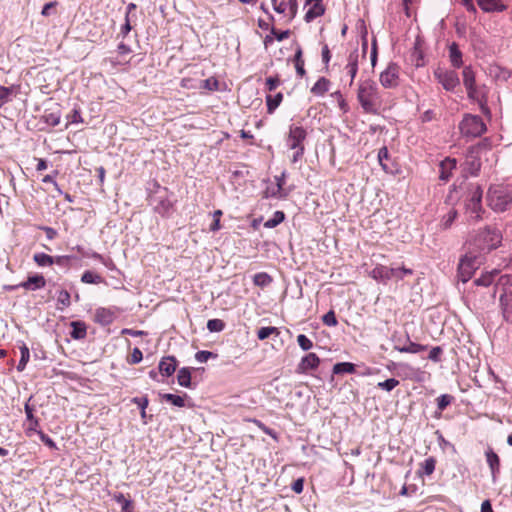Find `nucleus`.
Wrapping results in <instances>:
<instances>
[{"instance_id": "nucleus-53", "label": "nucleus", "mask_w": 512, "mask_h": 512, "mask_svg": "<svg viewBox=\"0 0 512 512\" xmlns=\"http://www.w3.org/2000/svg\"><path fill=\"white\" fill-rule=\"evenodd\" d=\"M217 355L214 354L213 352H210V351H206V350H201V351H198L196 354H195V359L199 362V363H205L207 362L210 358H216Z\"/></svg>"}, {"instance_id": "nucleus-56", "label": "nucleus", "mask_w": 512, "mask_h": 512, "mask_svg": "<svg viewBox=\"0 0 512 512\" xmlns=\"http://www.w3.org/2000/svg\"><path fill=\"white\" fill-rule=\"evenodd\" d=\"M271 34L276 38L277 41H283L290 36V30H277L276 28H271Z\"/></svg>"}, {"instance_id": "nucleus-6", "label": "nucleus", "mask_w": 512, "mask_h": 512, "mask_svg": "<svg viewBox=\"0 0 512 512\" xmlns=\"http://www.w3.org/2000/svg\"><path fill=\"white\" fill-rule=\"evenodd\" d=\"M459 129L463 136L476 138L481 136L487 127L480 116L466 114L459 124Z\"/></svg>"}, {"instance_id": "nucleus-48", "label": "nucleus", "mask_w": 512, "mask_h": 512, "mask_svg": "<svg viewBox=\"0 0 512 512\" xmlns=\"http://www.w3.org/2000/svg\"><path fill=\"white\" fill-rule=\"evenodd\" d=\"M436 466V460L433 457H429L425 459V461L422 464V470L425 475H431Z\"/></svg>"}, {"instance_id": "nucleus-52", "label": "nucleus", "mask_w": 512, "mask_h": 512, "mask_svg": "<svg viewBox=\"0 0 512 512\" xmlns=\"http://www.w3.org/2000/svg\"><path fill=\"white\" fill-rule=\"evenodd\" d=\"M143 359V354H142V351L139 349V348H134L130 354V356L127 358V362L129 364H138L142 361Z\"/></svg>"}, {"instance_id": "nucleus-60", "label": "nucleus", "mask_w": 512, "mask_h": 512, "mask_svg": "<svg viewBox=\"0 0 512 512\" xmlns=\"http://www.w3.org/2000/svg\"><path fill=\"white\" fill-rule=\"evenodd\" d=\"M292 490L297 493V494H300L303 489H304V480L303 478H298L296 479L293 483H292V486H291Z\"/></svg>"}, {"instance_id": "nucleus-63", "label": "nucleus", "mask_w": 512, "mask_h": 512, "mask_svg": "<svg viewBox=\"0 0 512 512\" xmlns=\"http://www.w3.org/2000/svg\"><path fill=\"white\" fill-rule=\"evenodd\" d=\"M121 334L122 335H130L132 337H139V336H143L146 334V332L142 331V330H133V329H128V328H124L122 331H121Z\"/></svg>"}, {"instance_id": "nucleus-5", "label": "nucleus", "mask_w": 512, "mask_h": 512, "mask_svg": "<svg viewBox=\"0 0 512 512\" xmlns=\"http://www.w3.org/2000/svg\"><path fill=\"white\" fill-rule=\"evenodd\" d=\"M413 271L412 269L401 267V268H393V267H387L384 265H377L371 272L370 276L377 280L381 281L383 283H386L387 281L391 279L401 280L407 275H412Z\"/></svg>"}, {"instance_id": "nucleus-47", "label": "nucleus", "mask_w": 512, "mask_h": 512, "mask_svg": "<svg viewBox=\"0 0 512 512\" xmlns=\"http://www.w3.org/2000/svg\"><path fill=\"white\" fill-rule=\"evenodd\" d=\"M60 114L56 112L45 113L43 119L50 126H57L60 123Z\"/></svg>"}, {"instance_id": "nucleus-23", "label": "nucleus", "mask_w": 512, "mask_h": 512, "mask_svg": "<svg viewBox=\"0 0 512 512\" xmlns=\"http://www.w3.org/2000/svg\"><path fill=\"white\" fill-rule=\"evenodd\" d=\"M500 304L505 320L512 322V294L501 295Z\"/></svg>"}, {"instance_id": "nucleus-12", "label": "nucleus", "mask_w": 512, "mask_h": 512, "mask_svg": "<svg viewBox=\"0 0 512 512\" xmlns=\"http://www.w3.org/2000/svg\"><path fill=\"white\" fill-rule=\"evenodd\" d=\"M320 364V359L315 353L305 355L297 366V373H307L309 370H315Z\"/></svg>"}, {"instance_id": "nucleus-17", "label": "nucleus", "mask_w": 512, "mask_h": 512, "mask_svg": "<svg viewBox=\"0 0 512 512\" xmlns=\"http://www.w3.org/2000/svg\"><path fill=\"white\" fill-rule=\"evenodd\" d=\"M359 56H360L359 51L356 48L350 52L348 59H347V64L345 66V70L347 71L348 75L350 76V85L353 84V81L358 72Z\"/></svg>"}, {"instance_id": "nucleus-11", "label": "nucleus", "mask_w": 512, "mask_h": 512, "mask_svg": "<svg viewBox=\"0 0 512 512\" xmlns=\"http://www.w3.org/2000/svg\"><path fill=\"white\" fill-rule=\"evenodd\" d=\"M307 132L302 126L291 125L287 137V146L290 149L304 148L303 142Z\"/></svg>"}, {"instance_id": "nucleus-31", "label": "nucleus", "mask_w": 512, "mask_h": 512, "mask_svg": "<svg viewBox=\"0 0 512 512\" xmlns=\"http://www.w3.org/2000/svg\"><path fill=\"white\" fill-rule=\"evenodd\" d=\"M114 500L121 505L122 512H133V502L127 499L122 493L114 494Z\"/></svg>"}, {"instance_id": "nucleus-35", "label": "nucleus", "mask_w": 512, "mask_h": 512, "mask_svg": "<svg viewBox=\"0 0 512 512\" xmlns=\"http://www.w3.org/2000/svg\"><path fill=\"white\" fill-rule=\"evenodd\" d=\"M285 219V214L283 211H275L273 216L269 218L265 223L264 227L266 228H274L282 223Z\"/></svg>"}, {"instance_id": "nucleus-9", "label": "nucleus", "mask_w": 512, "mask_h": 512, "mask_svg": "<svg viewBox=\"0 0 512 512\" xmlns=\"http://www.w3.org/2000/svg\"><path fill=\"white\" fill-rule=\"evenodd\" d=\"M434 77L446 91H453L460 84L458 74L452 70L437 68Z\"/></svg>"}, {"instance_id": "nucleus-1", "label": "nucleus", "mask_w": 512, "mask_h": 512, "mask_svg": "<svg viewBox=\"0 0 512 512\" xmlns=\"http://www.w3.org/2000/svg\"><path fill=\"white\" fill-rule=\"evenodd\" d=\"M357 99L366 113L376 114L381 103L378 87L371 79L359 83Z\"/></svg>"}, {"instance_id": "nucleus-51", "label": "nucleus", "mask_w": 512, "mask_h": 512, "mask_svg": "<svg viewBox=\"0 0 512 512\" xmlns=\"http://www.w3.org/2000/svg\"><path fill=\"white\" fill-rule=\"evenodd\" d=\"M468 98L478 102L480 99H482L484 96H486V93L481 91L479 88H477L476 85L471 87V90H467Z\"/></svg>"}, {"instance_id": "nucleus-36", "label": "nucleus", "mask_w": 512, "mask_h": 512, "mask_svg": "<svg viewBox=\"0 0 512 512\" xmlns=\"http://www.w3.org/2000/svg\"><path fill=\"white\" fill-rule=\"evenodd\" d=\"M271 282H272L271 276L265 272H259L253 276V283L256 286L265 287V286H268Z\"/></svg>"}, {"instance_id": "nucleus-33", "label": "nucleus", "mask_w": 512, "mask_h": 512, "mask_svg": "<svg viewBox=\"0 0 512 512\" xmlns=\"http://www.w3.org/2000/svg\"><path fill=\"white\" fill-rule=\"evenodd\" d=\"M81 281L86 284H100L103 282V277L97 273L87 270L82 274Z\"/></svg>"}, {"instance_id": "nucleus-43", "label": "nucleus", "mask_w": 512, "mask_h": 512, "mask_svg": "<svg viewBox=\"0 0 512 512\" xmlns=\"http://www.w3.org/2000/svg\"><path fill=\"white\" fill-rule=\"evenodd\" d=\"M225 323L221 319H210L207 322V329L210 332H221L225 329Z\"/></svg>"}, {"instance_id": "nucleus-41", "label": "nucleus", "mask_w": 512, "mask_h": 512, "mask_svg": "<svg viewBox=\"0 0 512 512\" xmlns=\"http://www.w3.org/2000/svg\"><path fill=\"white\" fill-rule=\"evenodd\" d=\"M275 334L276 336H278L280 334L278 328L276 327H272V326H269V327H261L258 331H257V337L260 339V340H265L267 339L268 337H270L271 335Z\"/></svg>"}, {"instance_id": "nucleus-18", "label": "nucleus", "mask_w": 512, "mask_h": 512, "mask_svg": "<svg viewBox=\"0 0 512 512\" xmlns=\"http://www.w3.org/2000/svg\"><path fill=\"white\" fill-rule=\"evenodd\" d=\"M178 361L174 356H166L163 357L158 365L159 372L163 376H171L175 372L177 368Z\"/></svg>"}, {"instance_id": "nucleus-27", "label": "nucleus", "mask_w": 512, "mask_h": 512, "mask_svg": "<svg viewBox=\"0 0 512 512\" xmlns=\"http://www.w3.org/2000/svg\"><path fill=\"white\" fill-rule=\"evenodd\" d=\"M329 86L330 81L325 77H321L313 85V87L311 88V92L314 95L323 96L329 90Z\"/></svg>"}, {"instance_id": "nucleus-32", "label": "nucleus", "mask_w": 512, "mask_h": 512, "mask_svg": "<svg viewBox=\"0 0 512 512\" xmlns=\"http://www.w3.org/2000/svg\"><path fill=\"white\" fill-rule=\"evenodd\" d=\"M33 260L38 266H51L54 264V257L50 256L46 253H35L33 256Z\"/></svg>"}, {"instance_id": "nucleus-24", "label": "nucleus", "mask_w": 512, "mask_h": 512, "mask_svg": "<svg viewBox=\"0 0 512 512\" xmlns=\"http://www.w3.org/2000/svg\"><path fill=\"white\" fill-rule=\"evenodd\" d=\"M477 4L485 12H501L505 10V6L497 0H477Z\"/></svg>"}, {"instance_id": "nucleus-30", "label": "nucleus", "mask_w": 512, "mask_h": 512, "mask_svg": "<svg viewBox=\"0 0 512 512\" xmlns=\"http://www.w3.org/2000/svg\"><path fill=\"white\" fill-rule=\"evenodd\" d=\"M283 100V94L277 93L276 95H267L266 96V105H267V112L269 114H272L276 108L281 104Z\"/></svg>"}, {"instance_id": "nucleus-22", "label": "nucleus", "mask_w": 512, "mask_h": 512, "mask_svg": "<svg viewBox=\"0 0 512 512\" xmlns=\"http://www.w3.org/2000/svg\"><path fill=\"white\" fill-rule=\"evenodd\" d=\"M325 9L322 5V0H317L316 3L311 4V7L308 9L304 16V20L309 23L313 21L315 18L320 17L324 14Z\"/></svg>"}, {"instance_id": "nucleus-57", "label": "nucleus", "mask_w": 512, "mask_h": 512, "mask_svg": "<svg viewBox=\"0 0 512 512\" xmlns=\"http://www.w3.org/2000/svg\"><path fill=\"white\" fill-rule=\"evenodd\" d=\"M280 85L278 77H268L266 79V87L269 92L274 91Z\"/></svg>"}, {"instance_id": "nucleus-39", "label": "nucleus", "mask_w": 512, "mask_h": 512, "mask_svg": "<svg viewBox=\"0 0 512 512\" xmlns=\"http://www.w3.org/2000/svg\"><path fill=\"white\" fill-rule=\"evenodd\" d=\"M498 274V272L496 270L492 271V272H488L486 274H483L481 277L477 278L474 283L477 285V286H484V287H487L489 285L492 284V282L494 281V277Z\"/></svg>"}, {"instance_id": "nucleus-37", "label": "nucleus", "mask_w": 512, "mask_h": 512, "mask_svg": "<svg viewBox=\"0 0 512 512\" xmlns=\"http://www.w3.org/2000/svg\"><path fill=\"white\" fill-rule=\"evenodd\" d=\"M20 353H21V357H20L19 363L17 365V370L21 372L25 369V367L30 359L29 348L25 344H23L20 347Z\"/></svg>"}, {"instance_id": "nucleus-44", "label": "nucleus", "mask_w": 512, "mask_h": 512, "mask_svg": "<svg viewBox=\"0 0 512 512\" xmlns=\"http://www.w3.org/2000/svg\"><path fill=\"white\" fill-rule=\"evenodd\" d=\"M71 296L67 290H61L57 296L58 305H62V307H58V309H63L64 307H68L71 304Z\"/></svg>"}, {"instance_id": "nucleus-19", "label": "nucleus", "mask_w": 512, "mask_h": 512, "mask_svg": "<svg viewBox=\"0 0 512 512\" xmlns=\"http://www.w3.org/2000/svg\"><path fill=\"white\" fill-rule=\"evenodd\" d=\"M115 319L114 312L109 308H98L95 311L94 320L102 326H108L113 323Z\"/></svg>"}, {"instance_id": "nucleus-15", "label": "nucleus", "mask_w": 512, "mask_h": 512, "mask_svg": "<svg viewBox=\"0 0 512 512\" xmlns=\"http://www.w3.org/2000/svg\"><path fill=\"white\" fill-rule=\"evenodd\" d=\"M427 346L412 342L407 335L405 344H400V339L397 340V344L394 345V349L401 353H412L417 354L426 350Z\"/></svg>"}, {"instance_id": "nucleus-50", "label": "nucleus", "mask_w": 512, "mask_h": 512, "mask_svg": "<svg viewBox=\"0 0 512 512\" xmlns=\"http://www.w3.org/2000/svg\"><path fill=\"white\" fill-rule=\"evenodd\" d=\"M322 322L329 327H334L338 324L335 312L333 310H329L322 317Z\"/></svg>"}, {"instance_id": "nucleus-4", "label": "nucleus", "mask_w": 512, "mask_h": 512, "mask_svg": "<svg viewBox=\"0 0 512 512\" xmlns=\"http://www.w3.org/2000/svg\"><path fill=\"white\" fill-rule=\"evenodd\" d=\"M487 202L491 209L497 212L505 211L512 202V193L507 188H489Z\"/></svg>"}, {"instance_id": "nucleus-62", "label": "nucleus", "mask_w": 512, "mask_h": 512, "mask_svg": "<svg viewBox=\"0 0 512 512\" xmlns=\"http://www.w3.org/2000/svg\"><path fill=\"white\" fill-rule=\"evenodd\" d=\"M480 168H481V163L479 160L477 159H474L472 160L470 163H469V172L472 174V175H477L478 172L480 171Z\"/></svg>"}, {"instance_id": "nucleus-40", "label": "nucleus", "mask_w": 512, "mask_h": 512, "mask_svg": "<svg viewBox=\"0 0 512 512\" xmlns=\"http://www.w3.org/2000/svg\"><path fill=\"white\" fill-rule=\"evenodd\" d=\"M162 399L171 403L172 405L176 407H184L185 406V400L183 397L171 393H166L162 395Z\"/></svg>"}, {"instance_id": "nucleus-61", "label": "nucleus", "mask_w": 512, "mask_h": 512, "mask_svg": "<svg viewBox=\"0 0 512 512\" xmlns=\"http://www.w3.org/2000/svg\"><path fill=\"white\" fill-rule=\"evenodd\" d=\"M203 83H204L203 87L210 91L218 89V81L214 78H208V79L204 80Z\"/></svg>"}, {"instance_id": "nucleus-3", "label": "nucleus", "mask_w": 512, "mask_h": 512, "mask_svg": "<svg viewBox=\"0 0 512 512\" xmlns=\"http://www.w3.org/2000/svg\"><path fill=\"white\" fill-rule=\"evenodd\" d=\"M502 241V234L500 230L495 227L486 226L483 230L474 238V246L477 247L480 252L488 253L493 249H496Z\"/></svg>"}, {"instance_id": "nucleus-49", "label": "nucleus", "mask_w": 512, "mask_h": 512, "mask_svg": "<svg viewBox=\"0 0 512 512\" xmlns=\"http://www.w3.org/2000/svg\"><path fill=\"white\" fill-rule=\"evenodd\" d=\"M297 343L304 351H308L313 347V342L304 334H299L297 336Z\"/></svg>"}, {"instance_id": "nucleus-26", "label": "nucleus", "mask_w": 512, "mask_h": 512, "mask_svg": "<svg viewBox=\"0 0 512 512\" xmlns=\"http://www.w3.org/2000/svg\"><path fill=\"white\" fill-rule=\"evenodd\" d=\"M454 401V397L450 394H442L437 399V412L435 417H440L441 413Z\"/></svg>"}, {"instance_id": "nucleus-42", "label": "nucleus", "mask_w": 512, "mask_h": 512, "mask_svg": "<svg viewBox=\"0 0 512 512\" xmlns=\"http://www.w3.org/2000/svg\"><path fill=\"white\" fill-rule=\"evenodd\" d=\"M458 216V212L457 210L455 209H451L442 219L441 221V227L443 229H448L451 227V225L453 224V222L455 221V219L457 218Z\"/></svg>"}, {"instance_id": "nucleus-64", "label": "nucleus", "mask_w": 512, "mask_h": 512, "mask_svg": "<svg viewBox=\"0 0 512 512\" xmlns=\"http://www.w3.org/2000/svg\"><path fill=\"white\" fill-rule=\"evenodd\" d=\"M290 18L293 19L297 15L298 4L297 0H288Z\"/></svg>"}, {"instance_id": "nucleus-8", "label": "nucleus", "mask_w": 512, "mask_h": 512, "mask_svg": "<svg viewBox=\"0 0 512 512\" xmlns=\"http://www.w3.org/2000/svg\"><path fill=\"white\" fill-rule=\"evenodd\" d=\"M150 204L153 206L154 211L163 217H168L172 212L173 203L168 197L166 188L151 196Z\"/></svg>"}, {"instance_id": "nucleus-55", "label": "nucleus", "mask_w": 512, "mask_h": 512, "mask_svg": "<svg viewBox=\"0 0 512 512\" xmlns=\"http://www.w3.org/2000/svg\"><path fill=\"white\" fill-rule=\"evenodd\" d=\"M37 434L40 438V440L49 448L51 449H57L56 443L52 438H50L47 434H45L43 431H37Z\"/></svg>"}, {"instance_id": "nucleus-54", "label": "nucleus", "mask_w": 512, "mask_h": 512, "mask_svg": "<svg viewBox=\"0 0 512 512\" xmlns=\"http://www.w3.org/2000/svg\"><path fill=\"white\" fill-rule=\"evenodd\" d=\"M13 89H14L13 86H11V87L0 86V103H1V106L4 103L9 101V97L12 94Z\"/></svg>"}, {"instance_id": "nucleus-59", "label": "nucleus", "mask_w": 512, "mask_h": 512, "mask_svg": "<svg viewBox=\"0 0 512 512\" xmlns=\"http://www.w3.org/2000/svg\"><path fill=\"white\" fill-rule=\"evenodd\" d=\"M477 103L479 104L480 110L484 115H486V116L491 115L490 108L488 107L487 95L484 96L482 99H480Z\"/></svg>"}, {"instance_id": "nucleus-2", "label": "nucleus", "mask_w": 512, "mask_h": 512, "mask_svg": "<svg viewBox=\"0 0 512 512\" xmlns=\"http://www.w3.org/2000/svg\"><path fill=\"white\" fill-rule=\"evenodd\" d=\"M483 190L480 185L469 183L467 185L466 198H465V210L466 214H469L470 221L477 222L484 212L482 207Z\"/></svg>"}, {"instance_id": "nucleus-46", "label": "nucleus", "mask_w": 512, "mask_h": 512, "mask_svg": "<svg viewBox=\"0 0 512 512\" xmlns=\"http://www.w3.org/2000/svg\"><path fill=\"white\" fill-rule=\"evenodd\" d=\"M398 385H399V380H397L395 378H389V379H386L385 381L379 382L377 384V387L382 390H385L387 392H390Z\"/></svg>"}, {"instance_id": "nucleus-58", "label": "nucleus", "mask_w": 512, "mask_h": 512, "mask_svg": "<svg viewBox=\"0 0 512 512\" xmlns=\"http://www.w3.org/2000/svg\"><path fill=\"white\" fill-rule=\"evenodd\" d=\"M442 354V349L441 347L439 346H436V347H433L430 352H429V355H428V358L431 360V361H434V362H439L440 361V356Z\"/></svg>"}, {"instance_id": "nucleus-10", "label": "nucleus", "mask_w": 512, "mask_h": 512, "mask_svg": "<svg viewBox=\"0 0 512 512\" xmlns=\"http://www.w3.org/2000/svg\"><path fill=\"white\" fill-rule=\"evenodd\" d=\"M399 66L396 63H390L380 74V83L384 88H395L398 86Z\"/></svg>"}, {"instance_id": "nucleus-21", "label": "nucleus", "mask_w": 512, "mask_h": 512, "mask_svg": "<svg viewBox=\"0 0 512 512\" xmlns=\"http://www.w3.org/2000/svg\"><path fill=\"white\" fill-rule=\"evenodd\" d=\"M70 336L75 340H81L86 337L87 327L86 324L82 321H72L71 324Z\"/></svg>"}, {"instance_id": "nucleus-7", "label": "nucleus", "mask_w": 512, "mask_h": 512, "mask_svg": "<svg viewBox=\"0 0 512 512\" xmlns=\"http://www.w3.org/2000/svg\"><path fill=\"white\" fill-rule=\"evenodd\" d=\"M482 262L481 255L467 253L464 257L461 258L460 263L458 265V277L459 279L465 283L469 281L475 270L479 267Z\"/></svg>"}, {"instance_id": "nucleus-20", "label": "nucleus", "mask_w": 512, "mask_h": 512, "mask_svg": "<svg viewBox=\"0 0 512 512\" xmlns=\"http://www.w3.org/2000/svg\"><path fill=\"white\" fill-rule=\"evenodd\" d=\"M463 54L459 49V45L456 42H453L449 45V59L451 65L454 68H460L463 65L462 60Z\"/></svg>"}, {"instance_id": "nucleus-28", "label": "nucleus", "mask_w": 512, "mask_h": 512, "mask_svg": "<svg viewBox=\"0 0 512 512\" xmlns=\"http://www.w3.org/2000/svg\"><path fill=\"white\" fill-rule=\"evenodd\" d=\"M463 84L466 90H471V87L476 85L475 73L471 66H465L462 71Z\"/></svg>"}, {"instance_id": "nucleus-45", "label": "nucleus", "mask_w": 512, "mask_h": 512, "mask_svg": "<svg viewBox=\"0 0 512 512\" xmlns=\"http://www.w3.org/2000/svg\"><path fill=\"white\" fill-rule=\"evenodd\" d=\"M31 398L32 397H30L24 405L26 419L29 422H34V425H39V419L34 416V406L30 405L29 403Z\"/></svg>"}, {"instance_id": "nucleus-29", "label": "nucleus", "mask_w": 512, "mask_h": 512, "mask_svg": "<svg viewBox=\"0 0 512 512\" xmlns=\"http://www.w3.org/2000/svg\"><path fill=\"white\" fill-rule=\"evenodd\" d=\"M356 371V365L351 362H339L333 366L334 374H351Z\"/></svg>"}, {"instance_id": "nucleus-25", "label": "nucleus", "mask_w": 512, "mask_h": 512, "mask_svg": "<svg viewBox=\"0 0 512 512\" xmlns=\"http://www.w3.org/2000/svg\"><path fill=\"white\" fill-rule=\"evenodd\" d=\"M177 381L178 384L185 388H191L192 382H191V370L188 367H182L178 371L177 375Z\"/></svg>"}, {"instance_id": "nucleus-34", "label": "nucleus", "mask_w": 512, "mask_h": 512, "mask_svg": "<svg viewBox=\"0 0 512 512\" xmlns=\"http://www.w3.org/2000/svg\"><path fill=\"white\" fill-rule=\"evenodd\" d=\"M389 159H390L389 151L386 146H383L378 152V161H379V164L381 165L382 169L387 173L392 172V170L390 169V167L388 166V164L386 162Z\"/></svg>"}, {"instance_id": "nucleus-14", "label": "nucleus", "mask_w": 512, "mask_h": 512, "mask_svg": "<svg viewBox=\"0 0 512 512\" xmlns=\"http://www.w3.org/2000/svg\"><path fill=\"white\" fill-rule=\"evenodd\" d=\"M46 285V280L43 275L41 274H34L31 276H28L26 281H23L18 284V286H21L22 288L29 290V291H35L38 289L44 288Z\"/></svg>"}, {"instance_id": "nucleus-16", "label": "nucleus", "mask_w": 512, "mask_h": 512, "mask_svg": "<svg viewBox=\"0 0 512 512\" xmlns=\"http://www.w3.org/2000/svg\"><path fill=\"white\" fill-rule=\"evenodd\" d=\"M485 456L491 470L492 481L495 483L500 471V458L490 447L485 451Z\"/></svg>"}, {"instance_id": "nucleus-38", "label": "nucleus", "mask_w": 512, "mask_h": 512, "mask_svg": "<svg viewBox=\"0 0 512 512\" xmlns=\"http://www.w3.org/2000/svg\"><path fill=\"white\" fill-rule=\"evenodd\" d=\"M132 402L135 403L139 407L141 418L144 420V423L146 424L147 423L146 408L149 404L148 398L147 397H135L132 399Z\"/></svg>"}, {"instance_id": "nucleus-13", "label": "nucleus", "mask_w": 512, "mask_h": 512, "mask_svg": "<svg viewBox=\"0 0 512 512\" xmlns=\"http://www.w3.org/2000/svg\"><path fill=\"white\" fill-rule=\"evenodd\" d=\"M457 167V161L454 158H446L440 162L439 165V179L443 182H447L451 176L453 170Z\"/></svg>"}]
</instances>
